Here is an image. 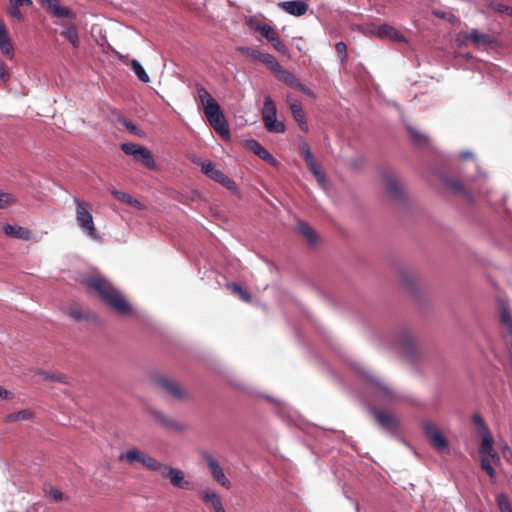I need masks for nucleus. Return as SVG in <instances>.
Instances as JSON below:
<instances>
[{"instance_id": "1", "label": "nucleus", "mask_w": 512, "mask_h": 512, "mask_svg": "<svg viewBox=\"0 0 512 512\" xmlns=\"http://www.w3.org/2000/svg\"><path fill=\"white\" fill-rule=\"evenodd\" d=\"M84 283L89 289L94 290L101 300L119 315L127 316L132 313V307L123 294L106 278L92 276L86 278Z\"/></svg>"}, {"instance_id": "2", "label": "nucleus", "mask_w": 512, "mask_h": 512, "mask_svg": "<svg viewBox=\"0 0 512 512\" xmlns=\"http://www.w3.org/2000/svg\"><path fill=\"white\" fill-rule=\"evenodd\" d=\"M197 96L204 107V113L211 127L223 138L230 139L229 126L220 108L212 95L202 86L197 87Z\"/></svg>"}, {"instance_id": "3", "label": "nucleus", "mask_w": 512, "mask_h": 512, "mask_svg": "<svg viewBox=\"0 0 512 512\" xmlns=\"http://www.w3.org/2000/svg\"><path fill=\"white\" fill-rule=\"evenodd\" d=\"M350 366L357 373L362 375L366 381V389L374 397L378 404L390 405L400 398L399 395L391 387L373 375L369 374L360 363L352 361Z\"/></svg>"}, {"instance_id": "4", "label": "nucleus", "mask_w": 512, "mask_h": 512, "mask_svg": "<svg viewBox=\"0 0 512 512\" xmlns=\"http://www.w3.org/2000/svg\"><path fill=\"white\" fill-rule=\"evenodd\" d=\"M74 203L76 205L75 216L77 225L84 231L86 234L94 240L100 238L93 222V216L90 211L88 203L81 201L79 198H74Z\"/></svg>"}, {"instance_id": "5", "label": "nucleus", "mask_w": 512, "mask_h": 512, "mask_svg": "<svg viewBox=\"0 0 512 512\" xmlns=\"http://www.w3.org/2000/svg\"><path fill=\"white\" fill-rule=\"evenodd\" d=\"M397 348L411 363H416L420 356V350L412 331L401 328L397 333Z\"/></svg>"}, {"instance_id": "6", "label": "nucleus", "mask_w": 512, "mask_h": 512, "mask_svg": "<svg viewBox=\"0 0 512 512\" xmlns=\"http://www.w3.org/2000/svg\"><path fill=\"white\" fill-rule=\"evenodd\" d=\"M262 119L265 128L271 133L285 132V125L283 122L277 120V108L274 101L267 97L264 101L262 109Z\"/></svg>"}, {"instance_id": "7", "label": "nucleus", "mask_w": 512, "mask_h": 512, "mask_svg": "<svg viewBox=\"0 0 512 512\" xmlns=\"http://www.w3.org/2000/svg\"><path fill=\"white\" fill-rule=\"evenodd\" d=\"M156 471L159 472L163 478L169 479L173 487L183 490H190L192 488V483L185 480V473L179 468L160 462Z\"/></svg>"}, {"instance_id": "8", "label": "nucleus", "mask_w": 512, "mask_h": 512, "mask_svg": "<svg viewBox=\"0 0 512 512\" xmlns=\"http://www.w3.org/2000/svg\"><path fill=\"white\" fill-rule=\"evenodd\" d=\"M422 429L429 440L430 444L440 453H449L448 440L442 435L440 430L432 421H424L422 423Z\"/></svg>"}, {"instance_id": "9", "label": "nucleus", "mask_w": 512, "mask_h": 512, "mask_svg": "<svg viewBox=\"0 0 512 512\" xmlns=\"http://www.w3.org/2000/svg\"><path fill=\"white\" fill-rule=\"evenodd\" d=\"M119 460L126 461L129 464L138 462L151 471H156L160 463V461L154 457L138 449H129L125 453L120 454Z\"/></svg>"}, {"instance_id": "10", "label": "nucleus", "mask_w": 512, "mask_h": 512, "mask_svg": "<svg viewBox=\"0 0 512 512\" xmlns=\"http://www.w3.org/2000/svg\"><path fill=\"white\" fill-rule=\"evenodd\" d=\"M203 459L205 460L207 467L210 471L211 476L213 479L220 484L222 487L229 489L231 486L230 481L227 479L222 467L220 466L219 462L208 452H204L202 455Z\"/></svg>"}, {"instance_id": "11", "label": "nucleus", "mask_w": 512, "mask_h": 512, "mask_svg": "<svg viewBox=\"0 0 512 512\" xmlns=\"http://www.w3.org/2000/svg\"><path fill=\"white\" fill-rule=\"evenodd\" d=\"M255 30L260 32L261 35L269 41L275 50L284 54L287 53L285 44L281 41L278 33L270 25L257 24L255 26Z\"/></svg>"}, {"instance_id": "12", "label": "nucleus", "mask_w": 512, "mask_h": 512, "mask_svg": "<svg viewBox=\"0 0 512 512\" xmlns=\"http://www.w3.org/2000/svg\"><path fill=\"white\" fill-rule=\"evenodd\" d=\"M157 384L163 390H165L172 397L177 398L179 400H184L188 398V393L181 389L177 382L167 378L160 377L157 379Z\"/></svg>"}, {"instance_id": "13", "label": "nucleus", "mask_w": 512, "mask_h": 512, "mask_svg": "<svg viewBox=\"0 0 512 512\" xmlns=\"http://www.w3.org/2000/svg\"><path fill=\"white\" fill-rule=\"evenodd\" d=\"M3 231L7 236H10V237H13L16 239L25 240V241H35V242L37 241L34 237L33 232L27 227L6 224L3 226Z\"/></svg>"}, {"instance_id": "14", "label": "nucleus", "mask_w": 512, "mask_h": 512, "mask_svg": "<svg viewBox=\"0 0 512 512\" xmlns=\"http://www.w3.org/2000/svg\"><path fill=\"white\" fill-rule=\"evenodd\" d=\"M386 189L389 195L396 201H402L405 197V192L402 183L393 175H384Z\"/></svg>"}, {"instance_id": "15", "label": "nucleus", "mask_w": 512, "mask_h": 512, "mask_svg": "<svg viewBox=\"0 0 512 512\" xmlns=\"http://www.w3.org/2000/svg\"><path fill=\"white\" fill-rule=\"evenodd\" d=\"M374 34L381 39H389L393 42H404L405 37L397 29L388 24H382L375 28Z\"/></svg>"}, {"instance_id": "16", "label": "nucleus", "mask_w": 512, "mask_h": 512, "mask_svg": "<svg viewBox=\"0 0 512 512\" xmlns=\"http://www.w3.org/2000/svg\"><path fill=\"white\" fill-rule=\"evenodd\" d=\"M463 37L465 40L473 42L478 47L490 46L496 43L495 37L482 33L478 29H472L470 32L464 33Z\"/></svg>"}, {"instance_id": "17", "label": "nucleus", "mask_w": 512, "mask_h": 512, "mask_svg": "<svg viewBox=\"0 0 512 512\" xmlns=\"http://www.w3.org/2000/svg\"><path fill=\"white\" fill-rule=\"evenodd\" d=\"M278 6L286 13L296 17L304 15L308 10V4L301 0L282 1L278 3Z\"/></svg>"}, {"instance_id": "18", "label": "nucleus", "mask_w": 512, "mask_h": 512, "mask_svg": "<svg viewBox=\"0 0 512 512\" xmlns=\"http://www.w3.org/2000/svg\"><path fill=\"white\" fill-rule=\"evenodd\" d=\"M373 414L378 423L385 430L395 432L398 429V421L391 413L375 409Z\"/></svg>"}, {"instance_id": "19", "label": "nucleus", "mask_w": 512, "mask_h": 512, "mask_svg": "<svg viewBox=\"0 0 512 512\" xmlns=\"http://www.w3.org/2000/svg\"><path fill=\"white\" fill-rule=\"evenodd\" d=\"M199 495L203 502L209 504L212 507L214 512H226L222 504V499L217 492L210 489H205L201 490Z\"/></svg>"}, {"instance_id": "20", "label": "nucleus", "mask_w": 512, "mask_h": 512, "mask_svg": "<svg viewBox=\"0 0 512 512\" xmlns=\"http://www.w3.org/2000/svg\"><path fill=\"white\" fill-rule=\"evenodd\" d=\"M152 415L155 418V420L166 429L173 431H183L185 429V426L183 424L179 423L172 417L166 415L162 411L153 410Z\"/></svg>"}, {"instance_id": "21", "label": "nucleus", "mask_w": 512, "mask_h": 512, "mask_svg": "<svg viewBox=\"0 0 512 512\" xmlns=\"http://www.w3.org/2000/svg\"><path fill=\"white\" fill-rule=\"evenodd\" d=\"M0 51L7 59L14 57V48L7 29L3 21L0 19Z\"/></svg>"}, {"instance_id": "22", "label": "nucleus", "mask_w": 512, "mask_h": 512, "mask_svg": "<svg viewBox=\"0 0 512 512\" xmlns=\"http://www.w3.org/2000/svg\"><path fill=\"white\" fill-rule=\"evenodd\" d=\"M247 148L257 155L260 159L268 162L273 166H277L278 162L275 158L262 146L260 142L254 139H250L246 143Z\"/></svg>"}, {"instance_id": "23", "label": "nucleus", "mask_w": 512, "mask_h": 512, "mask_svg": "<svg viewBox=\"0 0 512 512\" xmlns=\"http://www.w3.org/2000/svg\"><path fill=\"white\" fill-rule=\"evenodd\" d=\"M43 6H46V8L57 18L74 19L76 17V14L68 7L61 6L59 0H47Z\"/></svg>"}, {"instance_id": "24", "label": "nucleus", "mask_w": 512, "mask_h": 512, "mask_svg": "<svg viewBox=\"0 0 512 512\" xmlns=\"http://www.w3.org/2000/svg\"><path fill=\"white\" fill-rule=\"evenodd\" d=\"M289 107L295 121L299 124L303 131L307 132L308 124L301 103L298 101H292L289 103Z\"/></svg>"}, {"instance_id": "25", "label": "nucleus", "mask_w": 512, "mask_h": 512, "mask_svg": "<svg viewBox=\"0 0 512 512\" xmlns=\"http://www.w3.org/2000/svg\"><path fill=\"white\" fill-rule=\"evenodd\" d=\"M305 163L309 169V171L314 175V177L316 178L318 184L322 187V188H325L326 184H327V178H326V175L325 173L321 170L317 160L314 158H311V159H308V160H305Z\"/></svg>"}, {"instance_id": "26", "label": "nucleus", "mask_w": 512, "mask_h": 512, "mask_svg": "<svg viewBox=\"0 0 512 512\" xmlns=\"http://www.w3.org/2000/svg\"><path fill=\"white\" fill-rule=\"evenodd\" d=\"M137 162H140L146 168H153L155 166V160L152 153L146 147H142L139 152L133 157Z\"/></svg>"}, {"instance_id": "27", "label": "nucleus", "mask_w": 512, "mask_h": 512, "mask_svg": "<svg viewBox=\"0 0 512 512\" xmlns=\"http://www.w3.org/2000/svg\"><path fill=\"white\" fill-rule=\"evenodd\" d=\"M257 61L266 65L272 73H276L278 69H280V63L276 60V58L269 53L260 52Z\"/></svg>"}, {"instance_id": "28", "label": "nucleus", "mask_w": 512, "mask_h": 512, "mask_svg": "<svg viewBox=\"0 0 512 512\" xmlns=\"http://www.w3.org/2000/svg\"><path fill=\"white\" fill-rule=\"evenodd\" d=\"M495 452V449L493 448V438L490 435L481 437V445L479 448V455L480 458L483 459V457L489 458L491 454Z\"/></svg>"}, {"instance_id": "29", "label": "nucleus", "mask_w": 512, "mask_h": 512, "mask_svg": "<svg viewBox=\"0 0 512 512\" xmlns=\"http://www.w3.org/2000/svg\"><path fill=\"white\" fill-rule=\"evenodd\" d=\"M442 181L454 193L469 196L468 191L465 189L464 185L460 181L452 179L447 176H444L442 178Z\"/></svg>"}, {"instance_id": "30", "label": "nucleus", "mask_w": 512, "mask_h": 512, "mask_svg": "<svg viewBox=\"0 0 512 512\" xmlns=\"http://www.w3.org/2000/svg\"><path fill=\"white\" fill-rule=\"evenodd\" d=\"M111 193L120 202L129 204V205L134 206V207H136L138 209H141L143 207L141 202H139L137 199H134L132 196H130L126 192H123V191H120V190H112Z\"/></svg>"}, {"instance_id": "31", "label": "nucleus", "mask_w": 512, "mask_h": 512, "mask_svg": "<svg viewBox=\"0 0 512 512\" xmlns=\"http://www.w3.org/2000/svg\"><path fill=\"white\" fill-rule=\"evenodd\" d=\"M407 130L410 133V136H411V139H412V142L414 143V145L423 147L428 144L429 139H428L427 135L421 133L416 128H414L410 125L407 126Z\"/></svg>"}, {"instance_id": "32", "label": "nucleus", "mask_w": 512, "mask_h": 512, "mask_svg": "<svg viewBox=\"0 0 512 512\" xmlns=\"http://www.w3.org/2000/svg\"><path fill=\"white\" fill-rule=\"evenodd\" d=\"M33 417V412L30 409H22L17 412L9 413L5 421L6 422H17V421H25L30 420Z\"/></svg>"}, {"instance_id": "33", "label": "nucleus", "mask_w": 512, "mask_h": 512, "mask_svg": "<svg viewBox=\"0 0 512 512\" xmlns=\"http://www.w3.org/2000/svg\"><path fill=\"white\" fill-rule=\"evenodd\" d=\"M276 77L287 84L290 87H294V85L297 83L298 79L287 69L280 66V69L275 73Z\"/></svg>"}, {"instance_id": "34", "label": "nucleus", "mask_w": 512, "mask_h": 512, "mask_svg": "<svg viewBox=\"0 0 512 512\" xmlns=\"http://www.w3.org/2000/svg\"><path fill=\"white\" fill-rule=\"evenodd\" d=\"M298 231L306 237V239L311 243L314 244L316 242V233L314 229L304 221H300L297 224Z\"/></svg>"}, {"instance_id": "35", "label": "nucleus", "mask_w": 512, "mask_h": 512, "mask_svg": "<svg viewBox=\"0 0 512 512\" xmlns=\"http://www.w3.org/2000/svg\"><path fill=\"white\" fill-rule=\"evenodd\" d=\"M130 66L134 74L141 82L148 83L150 81L149 75L146 73L145 69L140 64L139 61H137L136 59H132L130 62Z\"/></svg>"}, {"instance_id": "36", "label": "nucleus", "mask_w": 512, "mask_h": 512, "mask_svg": "<svg viewBox=\"0 0 512 512\" xmlns=\"http://www.w3.org/2000/svg\"><path fill=\"white\" fill-rule=\"evenodd\" d=\"M495 501L500 512H512V506L505 493L497 494Z\"/></svg>"}, {"instance_id": "37", "label": "nucleus", "mask_w": 512, "mask_h": 512, "mask_svg": "<svg viewBox=\"0 0 512 512\" xmlns=\"http://www.w3.org/2000/svg\"><path fill=\"white\" fill-rule=\"evenodd\" d=\"M62 35L73 45V47L77 48L79 46V36L77 29L74 26H70L66 28Z\"/></svg>"}, {"instance_id": "38", "label": "nucleus", "mask_w": 512, "mask_h": 512, "mask_svg": "<svg viewBox=\"0 0 512 512\" xmlns=\"http://www.w3.org/2000/svg\"><path fill=\"white\" fill-rule=\"evenodd\" d=\"M37 375L40 376L44 381H50V382H60V383H66V377L61 375H56L54 373L39 370L37 372Z\"/></svg>"}, {"instance_id": "39", "label": "nucleus", "mask_w": 512, "mask_h": 512, "mask_svg": "<svg viewBox=\"0 0 512 512\" xmlns=\"http://www.w3.org/2000/svg\"><path fill=\"white\" fill-rule=\"evenodd\" d=\"M473 422L476 425L478 433L481 437L491 434L483 418L479 414L473 415Z\"/></svg>"}, {"instance_id": "40", "label": "nucleus", "mask_w": 512, "mask_h": 512, "mask_svg": "<svg viewBox=\"0 0 512 512\" xmlns=\"http://www.w3.org/2000/svg\"><path fill=\"white\" fill-rule=\"evenodd\" d=\"M488 7L491 8L492 10H494L495 12L504 13V14L512 17V7H510L506 4L499 3L496 1H490L488 3Z\"/></svg>"}, {"instance_id": "41", "label": "nucleus", "mask_w": 512, "mask_h": 512, "mask_svg": "<svg viewBox=\"0 0 512 512\" xmlns=\"http://www.w3.org/2000/svg\"><path fill=\"white\" fill-rule=\"evenodd\" d=\"M481 468L487 473L492 482L496 481L495 470L493 469L489 458L483 457V459H481Z\"/></svg>"}, {"instance_id": "42", "label": "nucleus", "mask_w": 512, "mask_h": 512, "mask_svg": "<svg viewBox=\"0 0 512 512\" xmlns=\"http://www.w3.org/2000/svg\"><path fill=\"white\" fill-rule=\"evenodd\" d=\"M143 146L141 145H137V144H133V143H122L120 145V148L121 150L127 154V155H130L132 157H135V155L139 152V150L142 148Z\"/></svg>"}, {"instance_id": "43", "label": "nucleus", "mask_w": 512, "mask_h": 512, "mask_svg": "<svg viewBox=\"0 0 512 512\" xmlns=\"http://www.w3.org/2000/svg\"><path fill=\"white\" fill-rule=\"evenodd\" d=\"M15 202L16 199L11 193L0 192V209L7 208Z\"/></svg>"}, {"instance_id": "44", "label": "nucleus", "mask_w": 512, "mask_h": 512, "mask_svg": "<svg viewBox=\"0 0 512 512\" xmlns=\"http://www.w3.org/2000/svg\"><path fill=\"white\" fill-rule=\"evenodd\" d=\"M118 122L122 124L130 133L134 135H140V130L137 128V126L127 118L119 116Z\"/></svg>"}, {"instance_id": "45", "label": "nucleus", "mask_w": 512, "mask_h": 512, "mask_svg": "<svg viewBox=\"0 0 512 512\" xmlns=\"http://www.w3.org/2000/svg\"><path fill=\"white\" fill-rule=\"evenodd\" d=\"M196 164L201 166V171L210 178L212 175V172L216 169L215 165L211 161H200L199 159L197 161H194Z\"/></svg>"}, {"instance_id": "46", "label": "nucleus", "mask_w": 512, "mask_h": 512, "mask_svg": "<svg viewBox=\"0 0 512 512\" xmlns=\"http://www.w3.org/2000/svg\"><path fill=\"white\" fill-rule=\"evenodd\" d=\"M299 151L304 161L314 158V155L310 149V146L307 142L303 141L299 144Z\"/></svg>"}, {"instance_id": "47", "label": "nucleus", "mask_w": 512, "mask_h": 512, "mask_svg": "<svg viewBox=\"0 0 512 512\" xmlns=\"http://www.w3.org/2000/svg\"><path fill=\"white\" fill-rule=\"evenodd\" d=\"M20 8L21 7H18V6H15L13 4H9L8 8H7V13L9 16L17 19V20H20V21H23L24 20V15L23 13L20 11Z\"/></svg>"}, {"instance_id": "48", "label": "nucleus", "mask_w": 512, "mask_h": 512, "mask_svg": "<svg viewBox=\"0 0 512 512\" xmlns=\"http://www.w3.org/2000/svg\"><path fill=\"white\" fill-rule=\"evenodd\" d=\"M238 51L242 54V55H245L247 57H250L251 59H254V60H257L258 59V56L260 54V51L259 50H256V49H253V48H250V47H239L238 48Z\"/></svg>"}, {"instance_id": "49", "label": "nucleus", "mask_w": 512, "mask_h": 512, "mask_svg": "<svg viewBox=\"0 0 512 512\" xmlns=\"http://www.w3.org/2000/svg\"><path fill=\"white\" fill-rule=\"evenodd\" d=\"M500 321L503 325L508 326L512 324V316L507 307H502L500 310Z\"/></svg>"}, {"instance_id": "50", "label": "nucleus", "mask_w": 512, "mask_h": 512, "mask_svg": "<svg viewBox=\"0 0 512 512\" xmlns=\"http://www.w3.org/2000/svg\"><path fill=\"white\" fill-rule=\"evenodd\" d=\"M337 53L341 56L342 61L346 59L347 46L343 41L337 42L335 45Z\"/></svg>"}, {"instance_id": "51", "label": "nucleus", "mask_w": 512, "mask_h": 512, "mask_svg": "<svg viewBox=\"0 0 512 512\" xmlns=\"http://www.w3.org/2000/svg\"><path fill=\"white\" fill-rule=\"evenodd\" d=\"M48 494L55 501H61L64 499V494L54 487H50Z\"/></svg>"}, {"instance_id": "52", "label": "nucleus", "mask_w": 512, "mask_h": 512, "mask_svg": "<svg viewBox=\"0 0 512 512\" xmlns=\"http://www.w3.org/2000/svg\"><path fill=\"white\" fill-rule=\"evenodd\" d=\"M501 452L503 458L512 464V449L507 444H504L501 446Z\"/></svg>"}, {"instance_id": "53", "label": "nucleus", "mask_w": 512, "mask_h": 512, "mask_svg": "<svg viewBox=\"0 0 512 512\" xmlns=\"http://www.w3.org/2000/svg\"><path fill=\"white\" fill-rule=\"evenodd\" d=\"M219 184H221L222 186H224L225 188L230 189V190L236 188V183L231 178H229L227 175H225L223 177V180L221 182H219Z\"/></svg>"}, {"instance_id": "54", "label": "nucleus", "mask_w": 512, "mask_h": 512, "mask_svg": "<svg viewBox=\"0 0 512 512\" xmlns=\"http://www.w3.org/2000/svg\"><path fill=\"white\" fill-rule=\"evenodd\" d=\"M9 4H13L18 7H30L32 6L31 0H9Z\"/></svg>"}, {"instance_id": "55", "label": "nucleus", "mask_w": 512, "mask_h": 512, "mask_svg": "<svg viewBox=\"0 0 512 512\" xmlns=\"http://www.w3.org/2000/svg\"><path fill=\"white\" fill-rule=\"evenodd\" d=\"M225 176V174L218 170V169H215L214 172H212V175L210 176V179L214 180L215 182L219 183L223 180V177Z\"/></svg>"}, {"instance_id": "56", "label": "nucleus", "mask_w": 512, "mask_h": 512, "mask_svg": "<svg viewBox=\"0 0 512 512\" xmlns=\"http://www.w3.org/2000/svg\"><path fill=\"white\" fill-rule=\"evenodd\" d=\"M71 318L76 321H81L84 318L83 313L80 310L74 309L69 312Z\"/></svg>"}, {"instance_id": "57", "label": "nucleus", "mask_w": 512, "mask_h": 512, "mask_svg": "<svg viewBox=\"0 0 512 512\" xmlns=\"http://www.w3.org/2000/svg\"><path fill=\"white\" fill-rule=\"evenodd\" d=\"M9 76V73L6 70V65L2 61H0V77L3 80H7Z\"/></svg>"}, {"instance_id": "58", "label": "nucleus", "mask_w": 512, "mask_h": 512, "mask_svg": "<svg viewBox=\"0 0 512 512\" xmlns=\"http://www.w3.org/2000/svg\"><path fill=\"white\" fill-rule=\"evenodd\" d=\"M402 282L408 289H413L414 282L412 278L404 275L402 278Z\"/></svg>"}, {"instance_id": "59", "label": "nucleus", "mask_w": 512, "mask_h": 512, "mask_svg": "<svg viewBox=\"0 0 512 512\" xmlns=\"http://www.w3.org/2000/svg\"><path fill=\"white\" fill-rule=\"evenodd\" d=\"M239 297L241 298V300H243L244 302H250L251 301V295L243 289V291H241L239 293Z\"/></svg>"}, {"instance_id": "60", "label": "nucleus", "mask_w": 512, "mask_h": 512, "mask_svg": "<svg viewBox=\"0 0 512 512\" xmlns=\"http://www.w3.org/2000/svg\"><path fill=\"white\" fill-rule=\"evenodd\" d=\"M11 396H12V393L9 390H7L3 387H0V397L1 398L9 399V398H11Z\"/></svg>"}, {"instance_id": "61", "label": "nucleus", "mask_w": 512, "mask_h": 512, "mask_svg": "<svg viewBox=\"0 0 512 512\" xmlns=\"http://www.w3.org/2000/svg\"><path fill=\"white\" fill-rule=\"evenodd\" d=\"M490 459H492V461L494 462L495 465L501 464L500 456L498 455V453L496 451L493 452V454H491V456L489 457V460Z\"/></svg>"}, {"instance_id": "62", "label": "nucleus", "mask_w": 512, "mask_h": 512, "mask_svg": "<svg viewBox=\"0 0 512 512\" xmlns=\"http://www.w3.org/2000/svg\"><path fill=\"white\" fill-rule=\"evenodd\" d=\"M228 287L231 288L238 295L241 291H243L242 287L236 283H229Z\"/></svg>"}, {"instance_id": "63", "label": "nucleus", "mask_w": 512, "mask_h": 512, "mask_svg": "<svg viewBox=\"0 0 512 512\" xmlns=\"http://www.w3.org/2000/svg\"><path fill=\"white\" fill-rule=\"evenodd\" d=\"M459 158H461V159L473 158V153L469 150L462 151L459 153Z\"/></svg>"}, {"instance_id": "64", "label": "nucleus", "mask_w": 512, "mask_h": 512, "mask_svg": "<svg viewBox=\"0 0 512 512\" xmlns=\"http://www.w3.org/2000/svg\"><path fill=\"white\" fill-rule=\"evenodd\" d=\"M305 87H306V86H305L304 84H302V83L298 80V81H297V83L294 85V87H293V88H295V89H297V90H299V91H301V92L303 93V91H304Z\"/></svg>"}]
</instances>
